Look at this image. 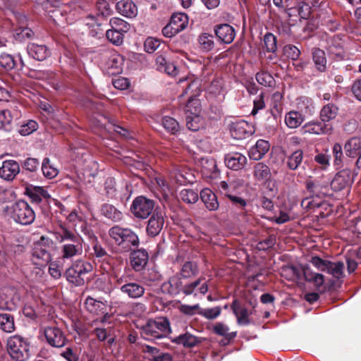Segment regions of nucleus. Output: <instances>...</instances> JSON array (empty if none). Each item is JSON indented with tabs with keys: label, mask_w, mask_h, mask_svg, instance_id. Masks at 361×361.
<instances>
[{
	"label": "nucleus",
	"mask_w": 361,
	"mask_h": 361,
	"mask_svg": "<svg viewBox=\"0 0 361 361\" xmlns=\"http://www.w3.org/2000/svg\"><path fill=\"white\" fill-rule=\"evenodd\" d=\"M61 232L59 233L57 240L61 243V259L65 262L72 261L75 257L83 253V238L76 233L73 232L67 227L61 226Z\"/></svg>",
	"instance_id": "nucleus-1"
},
{
	"label": "nucleus",
	"mask_w": 361,
	"mask_h": 361,
	"mask_svg": "<svg viewBox=\"0 0 361 361\" xmlns=\"http://www.w3.org/2000/svg\"><path fill=\"white\" fill-rule=\"evenodd\" d=\"M305 188L310 195L301 202V207L305 209L321 207L325 204L324 198L331 195L328 183H321L318 180L308 178L305 181Z\"/></svg>",
	"instance_id": "nucleus-2"
},
{
	"label": "nucleus",
	"mask_w": 361,
	"mask_h": 361,
	"mask_svg": "<svg viewBox=\"0 0 361 361\" xmlns=\"http://www.w3.org/2000/svg\"><path fill=\"white\" fill-rule=\"evenodd\" d=\"M108 233L121 252H130L140 245L137 234L130 228L114 225L109 228Z\"/></svg>",
	"instance_id": "nucleus-3"
},
{
	"label": "nucleus",
	"mask_w": 361,
	"mask_h": 361,
	"mask_svg": "<svg viewBox=\"0 0 361 361\" xmlns=\"http://www.w3.org/2000/svg\"><path fill=\"white\" fill-rule=\"evenodd\" d=\"M181 279L182 278L178 275L171 276L167 281L162 283V291L172 296H176L180 293H183L185 295H192L199 286H200L199 291L201 294L204 295L208 290V286L207 283L201 284V278L185 285L183 283Z\"/></svg>",
	"instance_id": "nucleus-4"
},
{
	"label": "nucleus",
	"mask_w": 361,
	"mask_h": 361,
	"mask_svg": "<svg viewBox=\"0 0 361 361\" xmlns=\"http://www.w3.org/2000/svg\"><path fill=\"white\" fill-rule=\"evenodd\" d=\"M6 349L13 361H28L32 355L30 340L19 334L11 336L7 338Z\"/></svg>",
	"instance_id": "nucleus-5"
},
{
	"label": "nucleus",
	"mask_w": 361,
	"mask_h": 361,
	"mask_svg": "<svg viewBox=\"0 0 361 361\" xmlns=\"http://www.w3.org/2000/svg\"><path fill=\"white\" fill-rule=\"evenodd\" d=\"M61 1V6L51 11V17L54 21L59 20V16H66L67 23H69V21L71 23L77 16L89 11L92 5V3L89 0Z\"/></svg>",
	"instance_id": "nucleus-6"
},
{
	"label": "nucleus",
	"mask_w": 361,
	"mask_h": 361,
	"mask_svg": "<svg viewBox=\"0 0 361 361\" xmlns=\"http://www.w3.org/2000/svg\"><path fill=\"white\" fill-rule=\"evenodd\" d=\"M171 332L170 322L166 317L149 319L141 328L140 334L143 339L152 341L166 337Z\"/></svg>",
	"instance_id": "nucleus-7"
},
{
	"label": "nucleus",
	"mask_w": 361,
	"mask_h": 361,
	"mask_svg": "<svg viewBox=\"0 0 361 361\" xmlns=\"http://www.w3.org/2000/svg\"><path fill=\"white\" fill-rule=\"evenodd\" d=\"M8 216L14 222L23 226L32 224L35 219L32 207L23 200H18L6 207Z\"/></svg>",
	"instance_id": "nucleus-8"
},
{
	"label": "nucleus",
	"mask_w": 361,
	"mask_h": 361,
	"mask_svg": "<svg viewBox=\"0 0 361 361\" xmlns=\"http://www.w3.org/2000/svg\"><path fill=\"white\" fill-rule=\"evenodd\" d=\"M93 271V264L87 260L79 259L75 260L65 271L66 280L75 286L85 285V276Z\"/></svg>",
	"instance_id": "nucleus-9"
},
{
	"label": "nucleus",
	"mask_w": 361,
	"mask_h": 361,
	"mask_svg": "<svg viewBox=\"0 0 361 361\" xmlns=\"http://www.w3.org/2000/svg\"><path fill=\"white\" fill-rule=\"evenodd\" d=\"M53 244V240L44 235L41 236L39 240L33 243L32 260L35 264L44 267L51 260L49 250Z\"/></svg>",
	"instance_id": "nucleus-10"
},
{
	"label": "nucleus",
	"mask_w": 361,
	"mask_h": 361,
	"mask_svg": "<svg viewBox=\"0 0 361 361\" xmlns=\"http://www.w3.org/2000/svg\"><path fill=\"white\" fill-rule=\"evenodd\" d=\"M23 194L29 197L32 204L41 207L44 214L48 212L50 202L55 201L44 187L32 184L25 185Z\"/></svg>",
	"instance_id": "nucleus-11"
},
{
	"label": "nucleus",
	"mask_w": 361,
	"mask_h": 361,
	"mask_svg": "<svg viewBox=\"0 0 361 361\" xmlns=\"http://www.w3.org/2000/svg\"><path fill=\"white\" fill-rule=\"evenodd\" d=\"M155 202L143 195L135 197L130 205V210L137 219H145L154 212Z\"/></svg>",
	"instance_id": "nucleus-12"
},
{
	"label": "nucleus",
	"mask_w": 361,
	"mask_h": 361,
	"mask_svg": "<svg viewBox=\"0 0 361 361\" xmlns=\"http://www.w3.org/2000/svg\"><path fill=\"white\" fill-rule=\"evenodd\" d=\"M184 92L185 94L191 93V96L185 106V115L200 114L202 111V106L200 99L197 98L200 92V83L197 81H192L187 85Z\"/></svg>",
	"instance_id": "nucleus-13"
},
{
	"label": "nucleus",
	"mask_w": 361,
	"mask_h": 361,
	"mask_svg": "<svg viewBox=\"0 0 361 361\" xmlns=\"http://www.w3.org/2000/svg\"><path fill=\"white\" fill-rule=\"evenodd\" d=\"M44 335L47 343L53 348H61L69 342L65 333L56 326L45 327Z\"/></svg>",
	"instance_id": "nucleus-14"
},
{
	"label": "nucleus",
	"mask_w": 361,
	"mask_h": 361,
	"mask_svg": "<svg viewBox=\"0 0 361 361\" xmlns=\"http://www.w3.org/2000/svg\"><path fill=\"white\" fill-rule=\"evenodd\" d=\"M229 131L235 140H244L255 133L254 126L244 120H236L229 124Z\"/></svg>",
	"instance_id": "nucleus-15"
},
{
	"label": "nucleus",
	"mask_w": 361,
	"mask_h": 361,
	"mask_svg": "<svg viewBox=\"0 0 361 361\" xmlns=\"http://www.w3.org/2000/svg\"><path fill=\"white\" fill-rule=\"evenodd\" d=\"M354 181L352 171L349 169H344L338 171L331 182V188L334 191H341L350 187Z\"/></svg>",
	"instance_id": "nucleus-16"
},
{
	"label": "nucleus",
	"mask_w": 361,
	"mask_h": 361,
	"mask_svg": "<svg viewBox=\"0 0 361 361\" xmlns=\"http://www.w3.org/2000/svg\"><path fill=\"white\" fill-rule=\"evenodd\" d=\"M21 112L17 107H11L0 111V130L11 131L13 124L20 118Z\"/></svg>",
	"instance_id": "nucleus-17"
},
{
	"label": "nucleus",
	"mask_w": 361,
	"mask_h": 361,
	"mask_svg": "<svg viewBox=\"0 0 361 361\" xmlns=\"http://www.w3.org/2000/svg\"><path fill=\"white\" fill-rule=\"evenodd\" d=\"M129 260L130 267L135 271H141L145 268L148 263V252L144 248H134L130 251Z\"/></svg>",
	"instance_id": "nucleus-18"
},
{
	"label": "nucleus",
	"mask_w": 361,
	"mask_h": 361,
	"mask_svg": "<svg viewBox=\"0 0 361 361\" xmlns=\"http://www.w3.org/2000/svg\"><path fill=\"white\" fill-rule=\"evenodd\" d=\"M164 224V214L159 208H156L149 219L146 227V231L148 235L155 237L158 235L163 228Z\"/></svg>",
	"instance_id": "nucleus-19"
},
{
	"label": "nucleus",
	"mask_w": 361,
	"mask_h": 361,
	"mask_svg": "<svg viewBox=\"0 0 361 361\" xmlns=\"http://www.w3.org/2000/svg\"><path fill=\"white\" fill-rule=\"evenodd\" d=\"M214 34L220 43L229 44L235 37V30L228 23L216 25L214 27Z\"/></svg>",
	"instance_id": "nucleus-20"
},
{
	"label": "nucleus",
	"mask_w": 361,
	"mask_h": 361,
	"mask_svg": "<svg viewBox=\"0 0 361 361\" xmlns=\"http://www.w3.org/2000/svg\"><path fill=\"white\" fill-rule=\"evenodd\" d=\"M329 56L335 61H340L348 59L344 49V42L338 37H334L327 49Z\"/></svg>",
	"instance_id": "nucleus-21"
},
{
	"label": "nucleus",
	"mask_w": 361,
	"mask_h": 361,
	"mask_svg": "<svg viewBox=\"0 0 361 361\" xmlns=\"http://www.w3.org/2000/svg\"><path fill=\"white\" fill-rule=\"evenodd\" d=\"M247 158L239 152H230L224 157L226 166L233 171H238L244 168L247 164Z\"/></svg>",
	"instance_id": "nucleus-22"
},
{
	"label": "nucleus",
	"mask_w": 361,
	"mask_h": 361,
	"mask_svg": "<svg viewBox=\"0 0 361 361\" xmlns=\"http://www.w3.org/2000/svg\"><path fill=\"white\" fill-rule=\"evenodd\" d=\"M19 172L20 166L14 160H5L0 167V177L6 180H13Z\"/></svg>",
	"instance_id": "nucleus-23"
},
{
	"label": "nucleus",
	"mask_w": 361,
	"mask_h": 361,
	"mask_svg": "<svg viewBox=\"0 0 361 361\" xmlns=\"http://www.w3.org/2000/svg\"><path fill=\"white\" fill-rule=\"evenodd\" d=\"M204 340V338L197 337L189 332H185L173 338L171 341L177 345H181L185 348H192L200 344Z\"/></svg>",
	"instance_id": "nucleus-24"
},
{
	"label": "nucleus",
	"mask_w": 361,
	"mask_h": 361,
	"mask_svg": "<svg viewBox=\"0 0 361 361\" xmlns=\"http://www.w3.org/2000/svg\"><path fill=\"white\" fill-rule=\"evenodd\" d=\"M94 255L96 258L102 259V267L106 269L113 264H116V259L109 255L104 247L97 241L93 244Z\"/></svg>",
	"instance_id": "nucleus-25"
},
{
	"label": "nucleus",
	"mask_w": 361,
	"mask_h": 361,
	"mask_svg": "<svg viewBox=\"0 0 361 361\" xmlns=\"http://www.w3.org/2000/svg\"><path fill=\"white\" fill-rule=\"evenodd\" d=\"M345 154L347 157L355 159L361 154V137H352L343 145Z\"/></svg>",
	"instance_id": "nucleus-26"
},
{
	"label": "nucleus",
	"mask_w": 361,
	"mask_h": 361,
	"mask_svg": "<svg viewBox=\"0 0 361 361\" xmlns=\"http://www.w3.org/2000/svg\"><path fill=\"white\" fill-rule=\"evenodd\" d=\"M312 59L314 67L319 73H324L327 70V59L326 52L318 47L312 49Z\"/></svg>",
	"instance_id": "nucleus-27"
},
{
	"label": "nucleus",
	"mask_w": 361,
	"mask_h": 361,
	"mask_svg": "<svg viewBox=\"0 0 361 361\" xmlns=\"http://www.w3.org/2000/svg\"><path fill=\"white\" fill-rule=\"evenodd\" d=\"M120 290L130 298L137 299L143 295L145 289L143 286L137 282H129L122 285Z\"/></svg>",
	"instance_id": "nucleus-28"
},
{
	"label": "nucleus",
	"mask_w": 361,
	"mask_h": 361,
	"mask_svg": "<svg viewBox=\"0 0 361 361\" xmlns=\"http://www.w3.org/2000/svg\"><path fill=\"white\" fill-rule=\"evenodd\" d=\"M269 148L270 144L268 141L259 140L257 141L255 145L250 148L249 157L251 159L259 161L264 157L269 150Z\"/></svg>",
	"instance_id": "nucleus-29"
},
{
	"label": "nucleus",
	"mask_w": 361,
	"mask_h": 361,
	"mask_svg": "<svg viewBox=\"0 0 361 361\" xmlns=\"http://www.w3.org/2000/svg\"><path fill=\"white\" fill-rule=\"evenodd\" d=\"M201 200L204 204L206 208L209 211H216L219 207L217 197L209 188H204L200 193Z\"/></svg>",
	"instance_id": "nucleus-30"
},
{
	"label": "nucleus",
	"mask_w": 361,
	"mask_h": 361,
	"mask_svg": "<svg viewBox=\"0 0 361 361\" xmlns=\"http://www.w3.org/2000/svg\"><path fill=\"white\" fill-rule=\"evenodd\" d=\"M231 307L237 317V322L239 325L247 326L251 323L247 310L241 307L238 300H234Z\"/></svg>",
	"instance_id": "nucleus-31"
},
{
	"label": "nucleus",
	"mask_w": 361,
	"mask_h": 361,
	"mask_svg": "<svg viewBox=\"0 0 361 361\" xmlns=\"http://www.w3.org/2000/svg\"><path fill=\"white\" fill-rule=\"evenodd\" d=\"M27 50L29 56L37 61H44L49 55L48 48L44 44L30 43Z\"/></svg>",
	"instance_id": "nucleus-32"
},
{
	"label": "nucleus",
	"mask_w": 361,
	"mask_h": 361,
	"mask_svg": "<svg viewBox=\"0 0 361 361\" xmlns=\"http://www.w3.org/2000/svg\"><path fill=\"white\" fill-rule=\"evenodd\" d=\"M338 106L332 103L329 102L324 104L320 110L319 118L326 123L334 120L338 114Z\"/></svg>",
	"instance_id": "nucleus-33"
},
{
	"label": "nucleus",
	"mask_w": 361,
	"mask_h": 361,
	"mask_svg": "<svg viewBox=\"0 0 361 361\" xmlns=\"http://www.w3.org/2000/svg\"><path fill=\"white\" fill-rule=\"evenodd\" d=\"M202 173L211 178H216L219 175L216 160L214 158L203 157L200 159Z\"/></svg>",
	"instance_id": "nucleus-34"
},
{
	"label": "nucleus",
	"mask_w": 361,
	"mask_h": 361,
	"mask_svg": "<svg viewBox=\"0 0 361 361\" xmlns=\"http://www.w3.org/2000/svg\"><path fill=\"white\" fill-rule=\"evenodd\" d=\"M343 146L341 144L334 143L332 147V154L334 157V164L336 168H341L344 165L349 164V159L343 152Z\"/></svg>",
	"instance_id": "nucleus-35"
},
{
	"label": "nucleus",
	"mask_w": 361,
	"mask_h": 361,
	"mask_svg": "<svg viewBox=\"0 0 361 361\" xmlns=\"http://www.w3.org/2000/svg\"><path fill=\"white\" fill-rule=\"evenodd\" d=\"M100 212L102 215L114 222H119L123 217L122 212L119 209L109 203L103 204L101 206Z\"/></svg>",
	"instance_id": "nucleus-36"
},
{
	"label": "nucleus",
	"mask_w": 361,
	"mask_h": 361,
	"mask_svg": "<svg viewBox=\"0 0 361 361\" xmlns=\"http://www.w3.org/2000/svg\"><path fill=\"white\" fill-rule=\"evenodd\" d=\"M116 7L119 13L127 18H133L137 13L136 5L130 0H121L117 2Z\"/></svg>",
	"instance_id": "nucleus-37"
},
{
	"label": "nucleus",
	"mask_w": 361,
	"mask_h": 361,
	"mask_svg": "<svg viewBox=\"0 0 361 361\" xmlns=\"http://www.w3.org/2000/svg\"><path fill=\"white\" fill-rule=\"evenodd\" d=\"M253 176L258 181H268L271 173L269 167L263 162L257 163L254 166Z\"/></svg>",
	"instance_id": "nucleus-38"
},
{
	"label": "nucleus",
	"mask_w": 361,
	"mask_h": 361,
	"mask_svg": "<svg viewBox=\"0 0 361 361\" xmlns=\"http://www.w3.org/2000/svg\"><path fill=\"white\" fill-rule=\"evenodd\" d=\"M305 131L312 134H325L331 130L329 124L324 121H313L306 123L304 126Z\"/></svg>",
	"instance_id": "nucleus-39"
},
{
	"label": "nucleus",
	"mask_w": 361,
	"mask_h": 361,
	"mask_svg": "<svg viewBox=\"0 0 361 361\" xmlns=\"http://www.w3.org/2000/svg\"><path fill=\"white\" fill-rule=\"evenodd\" d=\"M305 117L302 113L298 111H290L285 116V123L289 128H296L304 121Z\"/></svg>",
	"instance_id": "nucleus-40"
},
{
	"label": "nucleus",
	"mask_w": 361,
	"mask_h": 361,
	"mask_svg": "<svg viewBox=\"0 0 361 361\" xmlns=\"http://www.w3.org/2000/svg\"><path fill=\"white\" fill-rule=\"evenodd\" d=\"M122 57L118 54H112L109 56L106 67L110 74L116 75L122 72Z\"/></svg>",
	"instance_id": "nucleus-41"
},
{
	"label": "nucleus",
	"mask_w": 361,
	"mask_h": 361,
	"mask_svg": "<svg viewBox=\"0 0 361 361\" xmlns=\"http://www.w3.org/2000/svg\"><path fill=\"white\" fill-rule=\"evenodd\" d=\"M85 305L88 312L97 315L103 314L106 311L105 305L102 302L96 300L91 297L86 298Z\"/></svg>",
	"instance_id": "nucleus-42"
},
{
	"label": "nucleus",
	"mask_w": 361,
	"mask_h": 361,
	"mask_svg": "<svg viewBox=\"0 0 361 361\" xmlns=\"http://www.w3.org/2000/svg\"><path fill=\"white\" fill-rule=\"evenodd\" d=\"M283 97V94L279 91L273 93L271 95L270 113L274 119L277 118L282 111Z\"/></svg>",
	"instance_id": "nucleus-43"
},
{
	"label": "nucleus",
	"mask_w": 361,
	"mask_h": 361,
	"mask_svg": "<svg viewBox=\"0 0 361 361\" xmlns=\"http://www.w3.org/2000/svg\"><path fill=\"white\" fill-rule=\"evenodd\" d=\"M310 10H311V8L308 4L301 1L295 7H291V8H286L285 10V12L287 14V16L289 18H290L294 15L290 11H297V13L300 16V18L307 19L310 16Z\"/></svg>",
	"instance_id": "nucleus-44"
},
{
	"label": "nucleus",
	"mask_w": 361,
	"mask_h": 361,
	"mask_svg": "<svg viewBox=\"0 0 361 361\" xmlns=\"http://www.w3.org/2000/svg\"><path fill=\"white\" fill-rule=\"evenodd\" d=\"M169 23L180 32L188 26V16L183 13H174L172 15Z\"/></svg>",
	"instance_id": "nucleus-45"
},
{
	"label": "nucleus",
	"mask_w": 361,
	"mask_h": 361,
	"mask_svg": "<svg viewBox=\"0 0 361 361\" xmlns=\"http://www.w3.org/2000/svg\"><path fill=\"white\" fill-rule=\"evenodd\" d=\"M302 160L303 151L302 149H297L287 157L286 164L290 170L295 171L299 168Z\"/></svg>",
	"instance_id": "nucleus-46"
},
{
	"label": "nucleus",
	"mask_w": 361,
	"mask_h": 361,
	"mask_svg": "<svg viewBox=\"0 0 361 361\" xmlns=\"http://www.w3.org/2000/svg\"><path fill=\"white\" fill-rule=\"evenodd\" d=\"M0 329L6 333H11L15 331L14 317L8 313L0 314Z\"/></svg>",
	"instance_id": "nucleus-47"
},
{
	"label": "nucleus",
	"mask_w": 361,
	"mask_h": 361,
	"mask_svg": "<svg viewBox=\"0 0 361 361\" xmlns=\"http://www.w3.org/2000/svg\"><path fill=\"white\" fill-rule=\"evenodd\" d=\"M255 78L257 82L264 87H274L276 85V80L272 75L267 71L262 70L257 72L255 75Z\"/></svg>",
	"instance_id": "nucleus-48"
},
{
	"label": "nucleus",
	"mask_w": 361,
	"mask_h": 361,
	"mask_svg": "<svg viewBox=\"0 0 361 361\" xmlns=\"http://www.w3.org/2000/svg\"><path fill=\"white\" fill-rule=\"evenodd\" d=\"M224 196L231 202L233 207L239 210V214L245 215L247 213L246 206L247 202L246 200L230 192H224Z\"/></svg>",
	"instance_id": "nucleus-49"
},
{
	"label": "nucleus",
	"mask_w": 361,
	"mask_h": 361,
	"mask_svg": "<svg viewBox=\"0 0 361 361\" xmlns=\"http://www.w3.org/2000/svg\"><path fill=\"white\" fill-rule=\"evenodd\" d=\"M199 269L197 264L194 262H185L180 271L181 278L188 279L196 276L198 274Z\"/></svg>",
	"instance_id": "nucleus-50"
},
{
	"label": "nucleus",
	"mask_w": 361,
	"mask_h": 361,
	"mask_svg": "<svg viewBox=\"0 0 361 361\" xmlns=\"http://www.w3.org/2000/svg\"><path fill=\"white\" fill-rule=\"evenodd\" d=\"M187 128L191 131H197L204 126V121L200 114L185 115Z\"/></svg>",
	"instance_id": "nucleus-51"
},
{
	"label": "nucleus",
	"mask_w": 361,
	"mask_h": 361,
	"mask_svg": "<svg viewBox=\"0 0 361 361\" xmlns=\"http://www.w3.org/2000/svg\"><path fill=\"white\" fill-rule=\"evenodd\" d=\"M198 42L200 44V48L205 51L212 50L215 44L214 41V36L212 34L206 32L202 33L199 36Z\"/></svg>",
	"instance_id": "nucleus-52"
},
{
	"label": "nucleus",
	"mask_w": 361,
	"mask_h": 361,
	"mask_svg": "<svg viewBox=\"0 0 361 361\" xmlns=\"http://www.w3.org/2000/svg\"><path fill=\"white\" fill-rule=\"evenodd\" d=\"M161 125L168 133L172 135L176 134L180 130L178 122L170 116H164L161 118Z\"/></svg>",
	"instance_id": "nucleus-53"
},
{
	"label": "nucleus",
	"mask_w": 361,
	"mask_h": 361,
	"mask_svg": "<svg viewBox=\"0 0 361 361\" xmlns=\"http://www.w3.org/2000/svg\"><path fill=\"white\" fill-rule=\"evenodd\" d=\"M42 171L44 176L50 179L55 178L59 173L58 169L54 164H51L49 158L44 159L42 163Z\"/></svg>",
	"instance_id": "nucleus-54"
},
{
	"label": "nucleus",
	"mask_w": 361,
	"mask_h": 361,
	"mask_svg": "<svg viewBox=\"0 0 361 361\" xmlns=\"http://www.w3.org/2000/svg\"><path fill=\"white\" fill-rule=\"evenodd\" d=\"M106 271H111V276L113 279L116 280L115 286L116 287L121 286L126 283H128L127 281V277L124 276H119V274L121 272V267L118 265H116V264H113L109 267H107Z\"/></svg>",
	"instance_id": "nucleus-55"
},
{
	"label": "nucleus",
	"mask_w": 361,
	"mask_h": 361,
	"mask_svg": "<svg viewBox=\"0 0 361 361\" xmlns=\"http://www.w3.org/2000/svg\"><path fill=\"white\" fill-rule=\"evenodd\" d=\"M180 198L187 204H195L199 200L197 191L192 189H183L179 193Z\"/></svg>",
	"instance_id": "nucleus-56"
},
{
	"label": "nucleus",
	"mask_w": 361,
	"mask_h": 361,
	"mask_svg": "<svg viewBox=\"0 0 361 361\" xmlns=\"http://www.w3.org/2000/svg\"><path fill=\"white\" fill-rule=\"evenodd\" d=\"M0 66L6 71H11L16 68L17 61L12 55L3 53L0 55Z\"/></svg>",
	"instance_id": "nucleus-57"
},
{
	"label": "nucleus",
	"mask_w": 361,
	"mask_h": 361,
	"mask_svg": "<svg viewBox=\"0 0 361 361\" xmlns=\"http://www.w3.org/2000/svg\"><path fill=\"white\" fill-rule=\"evenodd\" d=\"M264 47L267 52L275 53L277 50V40L276 37L271 33L267 32L264 35L263 38Z\"/></svg>",
	"instance_id": "nucleus-58"
},
{
	"label": "nucleus",
	"mask_w": 361,
	"mask_h": 361,
	"mask_svg": "<svg viewBox=\"0 0 361 361\" xmlns=\"http://www.w3.org/2000/svg\"><path fill=\"white\" fill-rule=\"evenodd\" d=\"M221 313V308L219 306L212 308H201L197 312V314L208 320H213L220 316Z\"/></svg>",
	"instance_id": "nucleus-59"
},
{
	"label": "nucleus",
	"mask_w": 361,
	"mask_h": 361,
	"mask_svg": "<svg viewBox=\"0 0 361 361\" xmlns=\"http://www.w3.org/2000/svg\"><path fill=\"white\" fill-rule=\"evenodd\" d=\"M110 25L111 29L120 31L123 34L127 32L130 29V24L118 18H111L110 20Z\"/></svg>",
	"instance_id": "nucleus-60"
},
{
	"label": "nucleus",
	"mask_w": 361,
	"mask_h": 361,
	"mask_svg": "<svg viewBox=\"0 0 361 361\" xmlns=\"http://www.w3.org/2000/svg\"><path fill=\"white\" fill-rule=\"evenodd\" d=\"M106 36L108 40L112 44L121 45L123 41L124 34L111 28L106 31Z\"/></svg>",
	"instance_id": "nucleus-61"
},
{
	"label": "nucleus",
	"mask_w": 361,
	"mask_h": 361,
	"mask_svg": "<svg viewBox=\"0 0 361 361\" xmlns=\"http://www.w3.org/2000/svg\"><path fill=\"white\" fill-rule=\"evenodd\" d=\"M326 272L331 274L336 279H341L343 276L344 264L342 262H333L331 266H329Z\"/></svg>",
	"instance_id": "nucleus-62"
},
{
	"label": "nucleus",
	"mask_w": 361,
	"mask_h": 361,
	"mask_svg": "<svg viewBox=\"0 0 361 361\" xmlns=\"http://www.w3.org/2000/svg\"><path fill=\"white\" fill-rule=\"evenodd\" d=\"M104 190L108 198H114L116 195V180L112 177H108L104 182Z\"/></svg>",
	"instance_id": "nucleus-63"
},
{
	"label": "nucleus",
	"mask_w": 361,
	"mask_h": 361,
	"mask_svg": "<svg viewBox=\"0 0 361 361\" xmlns=\"http://www.w3.org/2000/svg\"><path fill=\"white\" fill-rule=\"evenodd\" d=\"M37 128L38 124L35 121L29 120L20 126L18 132L21 135L26 136L35 131Z\"/></svg>",
	"instance_id": "nucleus-64"
}]
</instances>
